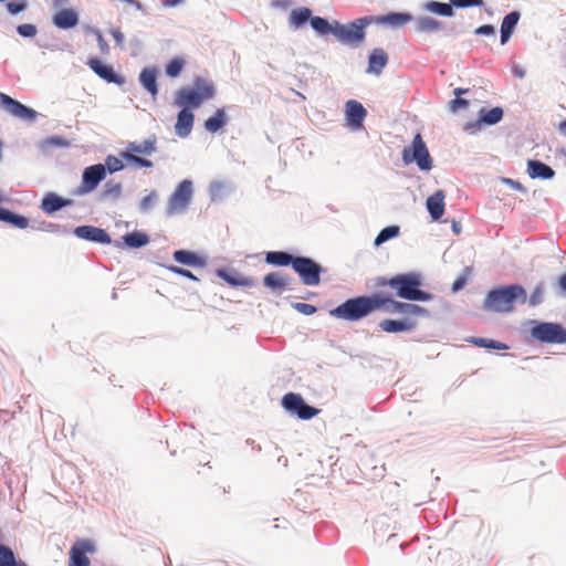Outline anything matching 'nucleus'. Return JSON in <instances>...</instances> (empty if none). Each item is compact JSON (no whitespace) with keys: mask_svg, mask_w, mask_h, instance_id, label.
Wrapping results in <instances>:
<instances>
[{"mask_svg":"<svg viewBox=\"0 0 566 566\" xmlns=\"http://www.w3.org/2000/svg\"><path fill=\"white\" fill-rule=\"evenodd\" d=\"M410 20L411 17L409 14L391 13V25H401Z\"/></svg>","mask_w":566,"mask_h":566,"instance_id":"603ef678","label":"nucleus"},{"mask_svg":"<svg viewBox=\"0 0 566 566\" xmlns=\"http://www.w3.org/2000/svg\"><path fill=\"white\" fill-rule=\"evenodd\" d=\"M290 283V280L281 273L271 272L263 279L264 286L273 292H282Z\"/></svg>","mask_w":566,"mask_h":566,"instance_id":"bb28decb","label":"nucleus"},{"mask_svg":"<svg viewBox=\"0 0 566 566\" xmlns=\"http://www.w3.org/2000/svg\"><path fill=\"white\" fill-rule=\"evenodd\" d=\"M182 2H184V0H165L164 1V7L170 8V7H175L177 4H180Z\"/></svg>","mask_w":566,"mask_h":566,"instance_id":"052dcab7","label":"nucleus"},{"mask_svg":"<svg viewBox=\"0 0 566 566\" xmlns=\"http://www.w3.org/2000/svg\"><path fill=\"white\" fill-rule=\"evenodd\" d=\"M559 132L566 136V119L560 122L559 124Z\"/></svg>","mask_w":566,"mask_h":566,"instance_id":"774afa93","label":"nucleus"},{"mask_svg":"<svg viewBox=\"0 0 566 566\" xmlns=\"http://www.w3.org/2000/svg\"><path fill=\"white\" fill-rule=\"evenodd\" d=\"M402 159L407 165L416 163L421 170L432 168V158L420 134H417L412 144L403 149Z\"/></svg>","mask_w":566,"mask_h":566,"instance_id":"0eeeda50","label":"nucleus"},{"mask_svg":"<svg viewBox=\"0 0 566 566\" xmlns=\"http://www.w3.org/2000/svg\"><path fill=\"white\" fill-rule=\"evenodd\" d=\"M444 193L442 190H437L432 196L427 199V209L433 220H438L444 212Z\"/></svg>","mask_w":566,"mask_h":566,"instance_id":"4be33fe9","label":"nucleus"},{"mask_svg":"<svg viewBox=\"0 0 566 566\" xmlns=\"http://www.w3.org/2000/svg\"><path fill=\"white\" fill-rule=\"evenodd\" d=\"M282 406L286 411L295 413L302 420L312 419L321 412L319 409L306 405L302 396L295 392L284 395Z\"/></svg>","mask_w":566,"mask_h":566,"instance_id":"f8f14e48","label":"nucleus"},{"mask_svg":"<svg viewBox=\"0 0 566 566\" xmlns=\"http://www.w3.org/2000/svg\"><path fill=\"white\" fill-rule=\"evenodd\" d=\"M296 256L283 251H271L265 254V261L275 266L292 265Z\"/></svg>","mask_w":566,"mask_h":566,"instance_id":"2f4dec72","label":"nucleus"},{"mask_svg":"<svg viewBox=\"0 0 566 566\" xmlns=\"http://www.w3.org/2000/svg\"><path fill=\"white\" fill-rule=\"evenodd\" d=\"M104 166L109 172H116L124 168L122 160L112 155L106 157Z\"/></svg>","mask_w":566,"mask_h":566,"instance_id":"79ce46f5","label":"nucleus"},{"mask_svg":"<svg viewBox=\"0 0 566 566\" xmlns=\"http://www.w3.org/2000/svg\"><path fill=\"white\" fill-rule=\"evenodd\" d=\"M391 312L399 313L406 317L402 319H391V333L411 331L416 327L412 316H428V310L410 303H402L391 300Z\"/></svg>","mask_w":566,"mask_h":566,"instance_id":"423d86ee","label":"nucleus"},{"mask_svg":"<svg viewBox=\"0 0 566 566\" xmlns=\"http://www.w3.org/2000/svg\"><path fill=\"white\" fill-rule=\"evenodd\" d=\"M112 35H113L116 44H118V45L123 44L125 36L119 29L112 30Z\"/></svg>","mask_w":566,"mask_h":566,"instance_id":"4d7b16f0","label":"nucleus"},{"mask_svg":"<svg viewBox=\"0 0 566 566\" xmlns=\"http://www.w3.org/2000/svg\"><path fill=\"white\" fill-rule=\"evenodd\" d=\"M74 234L83 240L102 243V244H109L112 242L111 237L108 233L101 228L93 227V226H80L74 229Z\"/></svg>","mask_w":566,"mask_h":566,"instance_id":"a211bd4d","label":"nucleus"},{"mask_svg":"<svg viewBox=\"0 0 566 566\" xmlns=\"http://www.w3.org/2000/svg\"><path fill=\"white\" fill-rule=\"evenodd\" d=\"M468 106H469V101L464 99V98H461V97H455L454 99H452L450 102V109L453 113H457L460 109L467 108Z\"/></svg>","mask_w":566,"mask_h":566,"instance_id":"09e8293b","label":"nucleus"},{"mask_svg":"<svg viewBox=\"0 0 566 566\" xmlns=\"http://www.w3.org/2000/svg\"><path fill=\"white\" fill-rule=\"evenodd\" d=\"M387 64V54L382 50H374L369 56L368 73L379 74Z\"/></svg>","mask_w":566,"mask_h":566,"instance_id":"7c9ffc66","label":"nucleus"},{"mask_svg":"<svg viewBox=\"0 0 566 566\" xmlns=\"http://www.w3.org/2000/svg\"><path fill=\"white\" fill-rule=\"evenodd\" d=\"M389 240V227L384 228L375 240V245H380L381 243Z\"/></svg>","mask_w":566,"mask_h":566,"instance_id":"6e6d98bb","label":"nucleus"},{"mask_svg":"<svg viewBox=\"0 0 566 566\" xmlns=\"http://www.w3.org/2000/svg\"><path fill=\"white\" fill-rule=\"evenodd\" d=\"M217 275L224 280L229 285L233 287L245 286L251 287L255 285V282L251 277L243 276L239 273L230 274L226 270H218Z\"/></svg>","mask_w":566,"mask_h":566,"instance_id":"393cba45","label":"nucleus"},{"mask_svg":"<svg viewBox=\"0 0 566 566\" xmlns=\"http://www.w3.org/2000/svg\"><path fill=\"white\" fill-rule=\"evenodd\" d=\"M516 301L525 303L526 292L520 285H510L491 291L486 296L485 307L494 312L507 313L514 308Z\"/></svg>","mask_w":566,"mask_h":566,"instance_id":"7ed1b4c3","label":"nucleus"},{"mask_svg":"<svg viewBox=\"0 0 566 566\" xmlns=\"http://www.w3.org/2000/svg\"><path fill=\"white\" fill-rule=\"evenodd\" d=\"M441 28V22L430 17H423L417 21V30L419 32H436Z\"/></svg>","mask_w":566,"mask_h":566,"instance_id":"f704fd0d","label":"nucleus"},{"mask_svg":"<svg viewBox=\"0 0 566 566\" xmlns=\"http://www.w3.org/2000/svg\"><path fill=\"white\" fill-rule=\"evenodd\" d=\"M452 230L455 234H460L461 233V224L457 221H452Z\"/></svg>","mask_w":566,"mask_h":566,"instance_id":"e2e57ef3","label":"nucleus"},{"mask_svg":"<svg viewBox=\"0 0 566 566\" xmlns=\"http://www.w3.org/2000/svg\"><path fill=\"white\" fill-rule=\"evenodd\" d=\"M503 118V109L501 107H493L491 109L481 108L479 118L475 122H470L464 125V130L474 133L483 125H494Z\"/></svg>","mask_w":566,"mask_h":566,"instance_id":"f3484780","label":"nucleus"},{"mask_svg":"<svg viewBox=\"0 0 566 566\" xmlns=\"http://www.w3.org/2000/svg\"><path fill=\"white\" fill-rule=\"evenodd\" d=\"M18 564L13 551L6 545H0V566H18Z\"/></svg>","mask_w":566,"mask_h":566,"instance_id":"58836bf2","label":"nucleus"},{"mask_svg":"<svg viewBox=\"0 0 566 566\" xmlns=\"http://www.w3.org/2000/svg\"><path fill=\"white\" fill-rule=\"evenodd\" d=\"M427 9L436 14L442 15V17H451L453 14L452 4L450 3H442L438 1H431L428 2Z\"/></svg>","mask_w":566,"mask_h":566,"instance_id":"e433bc0d","label":"nucleus"},{"mask_svg":"<svg viewBox=\"0 0 566 566\" xmlns=\"http://www.w3.org/2000/svg\"><path fill=\"white\" fill-rule=\"evenodd\" d=\"M157 196L155 192H151L147 196H145L140 201V209L146 211L150 209L156 200Z\"/></svg>","mask_w":566,"mask_h":566,"instance_id":"3c124183","label":"nucleus"},{"mask_svg":"<svg viewBox=\"0 0 566 566\" xmlns=\"http://www.w3.org/2000/svg\"><path fill=\"white\" fill-rule=\"evenodd\" d=\"M542 298H543V285L539 284L532 292L528 303L532 306H536L542 302Z\"/></svg>","mask_w":566,"mask_h":566,"instance_id":"49530a36","label":"nucleus"},{"mask_svg":"<svg viewBox=\"0 0 566 566\" xmlns=\"http://www.w3.org/2000/svg\"><path fill=\"white\" fill-rule=\"evenodd\" d=\"M156 143H157L156 136H151L140 143H137V142L129 143L127 146V150L125 153H123V157L127 161H129L138 167L150 168V167H153V163L149 159L142 158V157L137 156L136 154H142V155H147V156L151 155L156 150Z\"/></svg>","mask_w":566,"mask_h":566,"instance_id":"6e6552de","label":"nucleus"},{"mask_svg":"<svg viewBox=\"0 0 566 566\" xmlns=\"http://www.w3.org/2000/svg\"><path fill=\"white\" fill-rule=\"evenodd\" d=\"M450 2L457 8L482 7L484 4L483 0H450Z\"/></svg>","mask_w":566,"mask_h":566,"instance_id":"a18cd8bd","label":"nucleus"},{"mask_svg":"<svg viewBox=\"0 0 566 566\" xmlns=\"http://www.w3.org/2000/svg\"><path fill=\"white\" fill-rule=\"evenodd\" d=\"M174 260L180 264L193 266V268H203L206 265V261L197 255L196 253L188 250H177L174 252Z\"/></svg>","mask_w":566,"mask_h":566,"instance_id":"5701e85b","label":"nucleus"},{"mask_svg":"<svg viewBox=\"0 0 566 566\" xmlns=\"http://www.w3.org/2000/svg\"><path fill=\"white\" fill-rule=\"evenodd\" d=\"M168 270L175 274H178V275H181L184 277H187L189 280H192V281H198V277L192 274L189 270H186L184 268H179V266H176V265H170L168 266Z\"/></svg>","mask_w":566,"mask_h":566,"instance_id":"de8ad7c7","label":"nucleus"},{"mask_svg":"<svg viewBox=\"0 0 566 566\" xmlns=\"http://www.w3.org/2000/svg\"><path fill=\"white\" fill-rule=\"evenodd\" d=\"M193 120L195 116L192 112L188 107H182L177 116V123L175 125L176 134L181 138L187 137L192 130Z\"/></svg>","mask_w":566,"mask_h":566,"instance_id":"aec40b11","label":"nucleus"},{"mask_svg":"<svg viewBox=\"0 0 566 566\" xmlns=\"http://www.w3.org/2000/svg\"><path fill=\"white\" fill-rule=\"evenodd\" d=\"M71 203V200L62 199L55 193H49L43 198L41 207L44 212L53 213L63 207L70 206Z\"/></svg>","mask_w":566,"mask_h":566,"instance_id":"c85d7f7f","label":"nucleus"},{"mask_svg":"<svg viewBox=\"0 0 566 566\" xmlns=\"http://www.w3.org/2000/svg\"><path fill=\"white\" fill-rule=\"evenodd\" d=\"M388 301V297L378 294L358 296L349 298L337 307L331 310L329 315L338 319L355 322L366 317L377 310L382 308Z\"/></svg>","mask_w":566,"mask_h":566,"instance_id":"f257e3e1","label":"nucleus"},{"mask_svg":"<svg viewBox=\"0 0 566 566\" xmlns=\"http://www.w3.org/2000/svg\"><path fill=\"white\" fill-rule=\"evenodd\" d=\"M92 34L95 35L98 49L102 55H108L109 54V45L107 41L104 39L102 32L98 29H92Z\"/></svg>","mask_w":566,"mask_h":566,"instance_id":"37998d69","label":"nucleus"},{"mask_svg":"<svg viewBox=\"0 0 566 566\" xmlns=\"http://www.w3.org/2000/svg\"><path fill=\"white\" fill-rule=\"evenodd\" d=\"M157 71L155 69H143L139 74V82L143 87L155 98L158 93Z\"/></svg>","mask_w":566,"mask_h":566,"instance_id":"b1692460","label":"nucleus"},{"mask_svg":"<svg viewBox=\"0 0 566 566\" xmlns=\"http://www.w3.org/2000/svg\"><path fill=\"white\" fill-rule=\"evenodd\" d=\"M45 144L54 146L65 145L64 140L61 137H50L45 140Z\"/></svg>","mask_w":566,"mask_h":566,"instance_id":"bf43d9fd","label":"nucleus"},{"mask_svg":"<svg viewBox=\"0 0 566 566\" xmlns=\"http://www.w3.org/2000/svg\"><path fill=\"white\" fill-rule=\"evenodd\" d=\"M216 95V87L212 81L203 77H196L191 87H184L177 91L175 104L179 107L198 108L205 102Z\"/></svg>","mask_w":566,"mask_h":566,"instance_id":"f03ea898","label":"nucleus"},{"mask_svg":"<svg viewBox=\"0 0 566 566\" xmlns=\"http://www.w3.org/2000/svg\"><path fill=\"white\" fill-rule=\"evenodd\" d=\"M3 196L0 193V205L3 202ZM0 220L11 223L19 229H25L29 224V220L20 214L12 213L7 209L0 208Z\"/></svg>","mask_w":566,"mask_h":566,"instance_id":"c756f323","label":"nucleus"},{"mask_svg":"<svg viewBox=\"0 0 566 566\" xmlns=\"http://www.w3.org/2000/svg\"><path fill=\"white\" fill-rule=\"evenodd\" d=\"M27 3L25 2H9L7 4V9L11 14H17L23 10H25Z\"/></svg>","mask_w":566,"mask_h":566,"instance_id":"864d4df0","label":"nucleus"},{"mask_svg":"<svg viewBox=\"0 0 566 566\" xmlns=\"http://www.w3.org/2000/svg\"><path fill=\"white\" fill-rule=\"evenodd\" d=\"M527 172L531 178L551 179L555 172L554 170L538 160H530L527 164Z\"/></svg>","mask_w":566,"mask_h":566,"instance_id":"a878e982","label":"nucleus"},{"mask_svg":"<svg viewBox=\"0 0 566 566\" xmlns=\"http://www.w3.org/2000/svg\"><path fill=\"white\" fill-rule=\"evenodd\" d=\"M471 343H473L474 345H476L479 347L490 348V349L503 350V349L509 348L507 345L504 343H501V342H497L494 339L482 338V337H472Z\"/></svg>","mask_w":566,"mask_h":566,"instance_id":"4c0bfd02","label":"nucleus"},{"mask_svg":"<svg viewBox=\"0 0 566 566\" xmlns=\"http://www.w3.org/2000/svg\"><path fill=\"white\" fill-rule=\"evenodd\" d=\"M86 64L95 74H97L99 77L107 81L108 83H119V80L113 71V69L111 66L103 64L98 59L91 57L88 59Z\"/></svg>","mask_w":566,"mask_h":566,"instance_id":"412c9836","label":"nucleus"},{"mask_svg":"<svg viewBox=\"0 0 566 566\" xmlns=\"http://www.w3.org/2000/svg\"><path fill=\"white\" fill-rule=\"evenodd\" d=\"M192 198V182L182 180L168 200L167 213L176 214L185 211Z\"/></svg>","mask_w":566,"mask_h":566,"instance_id":"9b49d317","label":"nucleus"},{"mask_svg":"<svg viewBox=\"0 0 566 566\" xmlns=\"http://www.w3.org/2000/svg\"><path fill=\"white\" fill-rule=\"evenodd\" d=\"M311 19V10L308 8L295 9L290 14V22L298 28Z\"/></svg>","mask_w":566,"mask_h":566,"instance_id":"c9c22d12","label":"nucleus"},{"mask_svg":"<svg viewBox=\"0 0 566 566\" xmlns=\"http://www.w3.org/2000/svg\"><path fill=\"white\" fill-rule=\"evenodd\" d=\"M420 276L417 273L400 274L391 277V289L397 291L401 298L410 301H431L433 295L421 291Z\"/></svg>","mask_w":566,"mask_h":566,"instance_id":"39448f33","label":"nucleus"},{"mask_svg":"<svg viewBox=\"0 0 566 566\" xmlns=\"http://www.w3.org/2000/svg\"><path fill=\"white\" fill-rule=\"evenodd\" d=\"M53 24L62 30L72 29L78 23V14L74 9L64 8L54 13Z\"/></svg>","mask_w":566,"mask_h":566,"instance_id":"6ab92c4d","label":"nucleus"},{"mask_svg":"<svg viewBox=\"0 0 566 566\" xmlns=\"http://www.w3.org/2000/svg\"><path fill=\"white\" fill-rule=\"evenodd\" d=\"M467 92H468V90H467V88L458 87V88H455V90H454V92H453V93H454L455 97H461V95H462V94H465Z\"/></svg>","mask_w":566,"mask_h":566,"instance_id":"0e129e2a","label":"nucleus"},{"mask_svg":"<svg viewBox=\"0 0 566 566\" xmlns=\"http://www.w3.org/2000/svg\"><path fill=\"white\" fill-rule=\"evenodd\" d=\"M185 60L181 57H174L166 66V74L169 77H177L180 75L185 67Z\"/></svg>","mask_w":566,"mask_h":566,"instance_id":"a19ab883","label":"nucleus"},{"mask_svg":"<svg viewBox=\"0 0 566 566\" xmlns=\"http://www.w3.org/2000/svg\"><path fill=\"white\" fill-rule=\"evenodd\" d=\"M367 115L366 108L356 99H349L345 103V119L352 130L363 128V123Z\"/></svg>","mask_w":566,"mask_h":566,"instance_id":"2eb2a0df","label":"nucleus"},{"mask_svg":"<svg viewBox=\"0 0 566 566\" xmlns=\"http://www.w3.org/2000/svg\"><path fill=\"white\" fill-rule=\"evenodd\" d=\"M465 285V279L464 277H459L457 279L453 284H452V291L454 292H458L459 290H461L463 286Z\"/></svg>","mask_w":566,"mask_h":566,"instance_id":"13d9d810","label":"nucleus"},{"mask_svg":"<svg viewBox=\"0 0 566 566\" xmlns=\"http://www.w3.org/2000/svg\"><path fill=\"white\" fill-rule=\"evenodd\" d=\"M294 308L304 315H312L316 312V307L308 303H295Z\"/></svg>","mask_w":566,"mask_h":566,"instance_id":"8fccbe9b","label":"nucleus"},{"mask_svg":"<svg viewBox=\"0 0 566 566\" xmlns=\"http://www.w3.org/2000/svg\"><path fill=\"white\" fill-rule=\"evenodd\" d=\"M373 21L387 23L389 22V14L382 15L380 18L366 17L358 19L349 24H340L335 21L333 23V34L342 43L357 46L363 42L365 38L364 28Z\"/></svg>","mask_w":566,"mask_h":566,"instance_id":"20e7f679","label":"nucleus"},{"mask_svg":"<svg viewBox=\"0 0 566 566\" xmlns=\"http://www.w3.org/2000/svg\"><path fill=\"white\" fill-rule=\"evenodd\" d=\"M558 285L560 287V290L566 293V273L563 274L559 280H558Z\"/></svg>","mask_w":566,"mask_h":566,"instance_id":"680f3d73","label":"nucleus"},{"mask_svg":"<svg viewBox=\"0 0 566 566\" xmlns=\"http://www.w3.org/2000/svg\"><path fill=\"white\" fill-rule=\"evenodd\" d=\"M399 233V227L398 226H392L391 224V239L397 237Z\"/></svg>","mask_w":566,"mask_h":566,"instance_id":"338daca9","label":"nucleus"},{"mask_svg":"<svg viewBox=\"0 0 566 566\" xmlns=\"http://www.w3.org/2000/svg\"><path fill=\"white\" fill-rule=\"evenodd\" d=\"M94 552V545L87 539L77 541L70 549L69 566H90L91 560L87 554Z\"/></svg>","mask_w":566,"mask_h":566,"instance_id":"4468645a","label":"nucleus"},{"mask_svg":"<svg viewBox=\"0 0 566 566\" xmlns=\"http://www.w3.org/2000/svg\"><path fill=\"white\" fill-rule=\"evenodd\" d=\"M292 268L298 274L303 284L308 286L319 284L322 266L314 260L305 256H296Z\"/></svg>","mask_w":566,"mask_h":566,"instance_id":"1a4fd4ad","label":"nucleus"},{"mask_svg":"<svg viewBox=\"0 0 566 566\" xmlns=\"http://www.w3.org/2000/svg\"><path fill=\"white\" fill-rule=\"evenodd\" d=\"M227 123V115L224 109H218L213 116L209 117L205 122V128L209 133H217Z\"/></svg>","mask_w":566,"mask_h":566,"instance_id":"473e14b6","label":"nucleus"},{"mask_svg":"<svg viewBox=\"0 0 566 566\" xmlns=\"http://www.w3.org/2000/svg\"><path fill=\"white\" fill-rule=\"evenodd\" d=\"M532 336L549 344H566V329L557 323H539L531 331Z\"/></svg>","mask_w":566,"mask_h":566,"instance_id":"9d476101","label":"nucleus"},{"mask_svg":"<svg viewBox=\"0 0 566 566\" xmlns=\"http://www.w3.org/2000/svg\"><path fill=\"white\" fill-rule=\"evenodd\" d=\"M124 243L129 248H142L146 245L149 242V238L147 234L143 232H132L128 234H125L123 237Z\"/></svg>","mask_w":566,"mask_h":566,"instance_id":"72a5a7b5","label":"nucleus"},{"mask_svg":"<svg viewBox=\"0 0 566 566\" xmlns=\"http://www.w3.org/2000/svg\"><path fill=\"white\" fill-rule=\"evenodd\" d=\"M520 19V13L517 11H513L506 14L501 24V43L505 44L510 36L513 33L514 28L516 27Z\"/></svg>","mask_w":566,"mask_h":566,"instance_id":"cd10ccee","label":"nucleus"},{"mask_svg":"<svg viewBox=\"0 0 566 566\" xmlns=\"http://www.w3.org/2000/svg\"><path fill=\"white\" fill-rule=\"evenodd\" d=\"M0 103L7 112L17 118L34 122L38 116V113L34 109L23 105L4 93H0Z\"/></svg>","mask_w":566,"mask_h":566,"instance_id":"ddd939ff","label":"nucleus"},{"mask_svg":"<svg viewBox=\"0 0 566 566\" xmlns=\"http://www.w3.org/2000/svg\"><path fill=\"white\" fill-rule=\"evenodd\" d=\"M106 168L102 164L93 165L84 169L82 185L80 187L81 193L93 191L98 184L105 178Z\"/></svg>","mask_w":566,"mask_h":566,"instance_id":"dca6fc26","label":"nucleus"},{"mask_svg":"<svg viewBox=\"0 0 566 566\" xmlns=\"http://www.w3.org/2000/svg\"><path fill=\"white\" fill-rule=\"evenodd\" d=\"M475 33L480 35H495V29L491 24H484L476 28Z\"/></svg>","mask_w":566,"mask_h":566,"instance_id":"5fc2aeb1","label":"nucleus"},{"mask_svg":"<svg viewBox=\"0 0 566 566\" xmlns=\"http://www.w3.org/2000/svg\"><path fill=\"white\" fill-rule=\"evenodd\" d=\"M380 327L382 331L389 332V319H384L382 322H380Z\"/></svg>","mask_w":566,"mask_h":566,"instance_id":"69168bd1","label":"nucleus"},{"mask_svg":"<svg viewBox=\"0 0 566 566\" xmlns=\"http://www.w3.org/2000/svg\"><path fill=\"white\" fill-rule=\"evenodd\" d=\"M17 31L21 36L33 38L36 35V27L31 23H24L17 27Z\"/></svg>","mask_w":566,"mask_h":566,"instance_id":"c03bdc74","label":"nucleus"},{"mask_svg":"<svg viewBox=\"0 0 566 566\" xmlns=\"http://www.w3.org/2000/svg\"><path fill=\"white\" fill-rule=\"evenodd\" d=\"M311 25L319 34L333 33V24L322 17L311 18Z\"/></svg>","mask_w":566,"mask_h":566,"instance_id":"ea45409f","label":"nucleus"}]
</instances>
